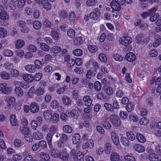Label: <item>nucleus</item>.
<instances>
[{
    "label": "nucleus",
    "instance_id": "f257e3e1",
    "mask_svg": "<svg viewBox=\"0 0 161 161\" xmlns=\"http://www.w3.org/2000/svg\"><path fill=\"white\" fill-rule=\"evenodd\" d=\"M102 81L104 85L103 89L104 90L106 94L108 96L113 94L114 93L113 89L110 86V84L107 81V80L104 79Z\"/></svg>",
    "mask_w": 161,
    "mask_h": 161
},
{
    "label": "nucleus",
    "instance_id": "f03ea898",
    "mask_svg": "<svg viewBox=\"0 0 161 161\" xmlns=\"http://www.w3.org/2000/svg\"><path fill=\"white\" fill-rule=\"evenodd\" d=\"M120 1L121 0H118V1H113L111 2L110 6L112 9V12L113 13H114V11H119L121 9V5H123L124 3L122 2L120 3Z\"/></svg>",
    "mask_w": 161,
    "mask_h": 161
},
{
    "label": "nucleus",
    "instance_id": "7ed1b4c3",
    "mask_svg": "<svg viewBox=\"0 0 161 161\" xmlns=\"http://www.w3.org/2000/svg\"><path fill=\"white\" fill-rule=\"evenodd\" d=\"M119 42V44L122 45L127 46L131 43L132 39L129 36H125L120 37Z\"/></svg>",
    "mask_w": 161,
    "mask_h": 161
},
{
    "label": "nucleus",
    "instance_id": "20e7f679",
    "mask_svg": "<svg viewBox=\"0 0 161 161\" xmlns=\"http://www.w3.org/2000/svg\"><path fill=\"white\" fill-rule=\"evenodd\" d=\"M100 10L97 8H95L92 12L90 13L89 17L92 20H97L100 15Z\"/></svg>",
    "mask_w": 161,
    "mask_h": 161
},
{
    "label": "nucleus",
    "instance_id": "39448f33",
    "mask_svg": "<svg viewBox=\"0 0 161 161\" xmlns=\"http://www.w3.org/2000/svg\"><path fill=\"white\" fill-rule=\"evenodd\" d=\"M0 91H2L4 94H8L11 92L12 88L8 86L6 83H1L0 84Z\"/></svg>",
    "mask_w": 161,
    "mask_h": 161
},
{
    "label": "nucleus",
    "instance_id": "423d86ee",
    "mask_svg": "<svg viewBox=\"0 0 161 161\" xmlns=\"http://www.w3.org/2000/svg\"><path fill=\"white\" fill-rule=\"evenodd\" d=\"M80 154H81V152L78 151L77 152L75 148L72 149L70 152L69 161H74L76 159V157L78 156V155H80Z\"/></svg>",
    "mask_w": 161,
    "mask_h": 161
},
{
    "label": "nucleus",
    "instance_id": "0eeeda50",
    "mask_svg": "<svg viewBox=\"0 0 161 161\" xmlns=\"http://www.w3.org/2000/svg\"><path fill=\"white\" fill-rule=\"evenodd\" d=\"M30 111L32 113H37L39 110V106L36 102H32L30 105Z\"/></svg>",
    "mask_w": 161,
    "mask_h": 161
},
{
    "label": "nucleus",
    "instance_id": "6e6552de",
    "mask_svg": "<svg viewBox=\"0 0 161 161\" xmlns=\"http://www.w3.org/2000/svg\"><path fill=\"white\" fill-rule=\"evenodd\" d=\"M62 102L65 106H70L72 104V100L67 95H64L62 98Z\"/></svg>",
    "mask_w": 161,
    "mask_h": 161
},
{
    "label": "nucleus",
    "instance_id": "1a4fd4ad",
    "mask_svg": "<svg viewBox=\"0 0 161 161\" xmlns=\"http://www.w3.org/2000/svg\"><path fill=\"white\" fill-rule=\"evenodd\" d=\"M69 154L68 153L66 148L63 149L62 153H61L60 160L63 161H69Z\"/></svg>",
    "mask_w": 161,
    "mask_h": 161
},
{
    "label": "nucleus",
    "instance_id": "9d476101",
    "mask_svg": "<svg viewBox=\"0 0 161 161\" xmlns=\"http://www.w3.org/2000/svg\"><path fill=\"white\" fill-rule=\"evenodd\" d=\"M111 138L114 143L116 146H118L119 143V136L114 131H112L110 133Z\"/></svg>",
    "mask_w": 161,
    "mask_h": 161
},
{
    "label": "nucleus",
    "instance_id": "9b49d317",
    "mask_svg": "<svg viewBox=\"0 0 161 161\" xmlns=\"http://www.w3.org/2000/svg\"><path fill=\"white\" fill-rule=\"evenodd\" d=\"M5 100L7 103L8 106V107H11L13 106L15 104V98L10 96H6Z\"/></svg>",
    "mask_w": 161,
    "mask_h": 161
},
{
    "label": "nucleus",
    "instance_id": "f8f14e48",
    "mask_svg": "<svg viewBox=\"0 0 161 161\" xmlns=\"http://www.w3.org/2000/svg\"><path fill=\"white\" fill-rule=\"evenodd\" d=\"M59 31L57 29L53 28L51 32V35L54 40H58L59 38Z\"/></svg>",
    "mask_w": 161,
    "mask_h": 161
},
{
    "label": "nucleus",
    "instance_id": "ddd939ff",
    "mask_svg": "<svg viewBox=\"0 0 161 161\" xmlns=\"http://www.w3.org/2000/svg\"><path fill=\"white\" fill-rule=\"evenodd\" d=\"M94 146L93 142L92 140L89 139L86 141L83 144L82 148L83 149H86L88 148H91Z\"/></svg>",
    "mask_w": 161,
    "mask_h": 161
},
{
    "label": "nucleus",
    "instance_id": "4468645a",
    "mask_svg": "<svg viewBox=\"0 0 161 161\" xmlns=\"http://www.w3.org/2000/svg\"><path fill=\"white\" fill-rule=\"evenodd\" d=\"M125 58L127 61L131 62L135 60L136 57L133 53L129 52L126 54Z\"/></svg>",
    "mask_w": 161,
    "mask_h": 161
},
{
    "label": "nucleus",
    "instance_id": "2eb2a0df",
    "mask_svg": "<svg viewBox=\"0 0 161 161\" xmlns=\"http://www.w3.org/2000/svg\"><path fill=\"white\" fill-rule=\"evenodd\" d=\"M133 148L136 151L139 153L143 152L145 150L144 147L139 144H135L133 146Z\"/></svg>",
    "mask_w": 161,
    "mask_h": 161
},
{
    "label": "nucleus",
    "instance_id": "dca6fc26",
    "mask_svg": "<svg viewBox=\"0 0 161 161\" xmlns=\"http://www.w3.org/2000/svg\"><path fill=\"white\" fill-rule=\"evenodd\" d=\"M121 144L126 147H129L130 145V142L129 140L126 137L122 136L120 139Z\"/></svg>",
    "mask_w": 161,
    "mask_h": 161
},
{
    "label": "nucleus",
    "instance_id": "f3484780",
    "mask_svg": "<svg viewBox=\"0 0 161 161\" xmlns=\"http://www.w3.org/2000/svg\"><path fill=\"white\" fill-rule=\"evenodd\" d=\"M53 135L50 133L47 134L46 137V140L49 149H53V145L52 144V140Z\"/></svg>",
    "mask_w": 161,
    "mask_h": 161
},
{
    "label": "nucleus",
    "instance_id": "a211bd4d",
    "mask_svg": "<svg viewBox=\"0 0 161 161\" xmlns=\"http://www.w3.org/2000/svg\"><path fill=\"white\" fill-rule=\"evenodd\" d=\"M136 137L139 142L144 143L146 141V139L144 136L140 133H137L136 136Z\"/></svg>",
    "mask_w": 161,
    "mask_h": 161
},
{
    "label": "nucleus",
    "instance_id": "6ab92c4d",
    "mask_svg": "<svg viewBox=\"0 0 161 161\" xmlns=\"http://www.w3.org/2000/svg\"><path fill=\"white\" fill-rule=\"evenodd\" d=\"M25 69L30 73H34L36 71V69L35 65L33 64L27 65L25 67Z\"/></svg>",
    "mask_w": 161,
    "mask_h": 161
},
{
    "label": "nucleus",
    "instance_id": "aec40b11",
    "mask_svg": "<svg viewBox=\"0 0 161 161\" xmlns=\"http://www.w3.org/2000/svg\"><path fill=\"white\" fill-rule=\"evenodd\" d=\"M50 150L51 151V156L54 158H59L60 159L61 153L59 152L58 151H57L56 150L54 152H53L54 149L53 147V149H50Z\"/></svg>",
    "mask_w": 161,
    "mask_h": 161
},
{
    "label": "nucleus",
    "instance_id": "412c9836",
    "mask_svg": "<svg viewBox=\"0 0 161 161\" xmlns=\"http://www.w3.org/2000/svg\"><path fill=\"white\" fill-rule=\"evenodd\" d=\"M83 101L85 103V105L86 106H91L92 101L90 96H85L83 98Z\"/></svg>",
    "mask_w": 161,
    "mask_h": 161
},
{
    "label": "nucleus",
    "instance_id": "4be33fe9",
    "mask_svg": "<svg viewBox=\"0 0 161 161\" xmlns=\"http://www.w3.org/2000/svg\"><path fill=\"white\" fill-rule=\"evenodd\" d=\"M40 158L44 161H50V157L48 153L41 152L40 155Z\"/></svg>",
    "mask_w": 161,
    "mask_h": 161
},
{
    "label": "nucleus",
    "instance_id": "5701e85b",
    "mask_svg": "<svg viewBox=\"0 0 161 161\" xmlns=\"http://www.w3.org/2000/svg\"><path fill=\"white\" fill-rule=\"evenodd\" d=\"M80 135L78 133L74 134L72 137V140L73 144H77L80 141Z\"/></svg>",
    "mask_w": 161,
    "mask_h": 161
},
{
    "label": "nucleus",
    "instance_id": "b1692460",
    "mask_svg": "<svg viewBox=\"0 0 161 161\" xmlns=\"http://www.w3.org/2000/svg\"><path fill=\"white\" fill-rule=\"evenodd\" d=\"M41 4L43 7L46 10H48L51 9V4L48 0H43Z\"/></svg>",
    "mask_w": 161,
    "mask_h": 161
},
{
    "label": "nucleus",
    "instance_id": "393cba45",
    "mask_svg": "<svg viewBox=\"0 0 161 161\" xmlns=\"http://www.w3.org/2000/svg\"><path fill=\"white\" fill-rule=\"evenodd\" d=\"M23 79L28 82H31L34 80L33 76L30 74H25L23 76Z\"/></svg>",
    "mask_w": 161,
    "mask_h": 161
},
{
    "label": "nucleus",
    "instance_id": "a878e982",
    "mask_svg": "<svg viewBox=\"0 0 161 161\" xmlns=\"http://www.w3.org/2000/svg\"><path fill=\"white\" fill-rule=\"evenodd\" d=\"M111 161H119V155L116 152H112L110 156Z\"/></svg>",
    "mask_w": 161,
    "mask_h": 161
},
{
    "label": "nucleus",
    "instance_id": "bb28decb",
    "mask_svg": "<svg viewBox=\"0 0 161 161\" xmlns=\"http://www.w3.org/2000/svg\"><path fill=\"white\" fill-rule=\"evenodd\" d=\"M84 40L82 36H78L75 39L74 44L76 46H80L83 42Z\"/></svg>",
    "mask_w": 161,
    "mask_h": 161
},
{
    "label": "nucleus",
    "instance_id": "cd10ccee",
    "mask_svg": "<svg viewBox=\"0 0 161 161\" xmlns=\"http://www.w3.org/2000/svg\"><path fill=\"white\" fill-rule=\"evenodd\" d=\"M20 131L21 133L24 136H28L30 134V129L26 126H23L20 127Z\"/></svg>",
    "mask_w": 161,
    "mask_h": 161
},
{
    "label": "nucleus",
    "instance_id": "c85d7f7f",
    "mask_svg": "<svg viewBox=\"0 0 161 161\" xmlns=\"http://www.w3.org/2000/svg\"><path fill=\"white\" fill-rule=\"evenodd\" d=\"M62 129L63 131L66 133H71L73 131L72 127L69 125H65L62 127Z\"/></svg>",
    "mask_w": 161,
    "mask_h": 161
},
{
    "label": "nucleus",
    "instance_id": "c756f323",
    "mask_svg": "<svg viewBox=\"0 0 161 161\" xmlns=\"http://www.w3.org/2000/svg\"><path fill=\"white\" fill-rule=\"evenodd\" d=\"M144 34L142 33H140L136 36L135 37V41L137 44L142 43V38H144Z\"/></svg>",
    "mask_w": 161,
    "mask_h": 161
},
{
    "label": "nucleus",
    "instance_id": "7c9ffc66",
    "mask_svg": "<svg viewBox=\"0 0 161 161\" xmlns=\"http://www.w3.org/2000/svg\"><path fill=\"white\" fill-rule=\"evenodd\" d=\"M34 138L36 140H40L43 138L42 134L39 131L34 132L33 134Z\"/></svg>",
    "mask_w": 161,
    "mask_h": 161
},
{
    "label": "nucleus",
    "instance_id": "2f4dec72",
    "mask_svg": "<svg viewBox=\"0 0 161 161\" xmlns=\"http://www.w3.org/2000/svg\"><path fill=\"white\" fill-rule=\"evenodd\" d=\"M100 124L106 130L110 129L112 127L111 124L107 121H101Z\"/></svg>",
    "mask_w": 161,
    "mask_h": 161
},
{
    "label": "nucleus",
    "instance_id": "473e14b6",
    "mask_svg": "<svg viewBox=\"0 0 161 161\" xmlns=\"http://www.w3.org/2000/svg\"><path fill=\"white\" fill-rule=\"evenodd\" d=\"M127 138L130 141H133L135 139L136 136L133 132L131 131H128L126 132Z\"/></svg>",
    "mask_w": 161,
    "mask_h": 161
},
{
    "label": "nucleus",
    "instance_id": "72a5a7b5",
    "mask_svg": "<svg viewBox=\"0 0 161 161\" xmlns=\"http://www.w3.org/2000/svg\"><path fill=\"white\" fill-rule=\"evenodd\" d=\"M89 51L92 53H95L98 51V47L95 45H89L87 46Z\"/></svg>",
    "mask_w": 161,
    "mask_h": 161
},
{
    "label": "nucleus",
    "instance_id": "f704fd0d",
    "mask_svg": "<svg viewBox=\"0 0 161 161\" xmlns=\"http://www.w3.org/2000/svg\"><path fill=\"white\" fill-rule=\"evenodd\" d=\"M59 17L62 19H64L68 17V13L66 10H62L59 13Z\"/></svg>",
    "mask_w": 161,
    "mask_h": 161
},
{
    "label": "nucleus",
    "instance_id": "c9c22d12",
    "mask_svg": "<svg viewBox=\"0 0 161 161\" xmlns=\"http://www.w3.org/2000/svg\"><path fill=\"white\" fill-rule=\"evenodd\" d=\"M45 92V90L42 87H39L35 90L34 93L37 96H40L42 95Z\"/></svg>",
    "mask_w": 161,
    "mask_h": 161
},
{
    "label": "nucleus",
    "instance_id": "e433bc0d",
    "mask_svg": "<svg viewBox=\"0 0 161 161\" xmlns=\"http://www.w3.org/2000/svg\"><path fill=\"white\" fill-rule=\"evenodd\" d=\"M0 77L3 80H8L10 78V75L9 73L4 71L0 72Z\"/></svg>",
    "mask_w": 161,
    "mask_h": 161
},
{
    "label": "nucleus",
    "instance_id": "4c0bfd02",
    "mask_svg": "<svg viewBox=\"0 0 161 161\" xmlns=\"http://www.w3.org/2000/svg\"><path fill=\"white\" fill-rule=\"evenodd\" d=\"M14 92L17 96L21 97L24 94L23 92L20 87H16L14 89Z\"/></svg>",
    "mask_w": 161,
    "mask_h": 161
},
{
    "label": "nucleus",
    "instance_id": "58836bf2",
    "mask_svg": "<svg viewBox=\"0 0 161 161\" xmlns=\"http://www.w3.org/2000/svg\"><path fill=\"white\" fill-rule=\"evenodd\" d=\"M44 117L45 120H51L52 117V112L49 110L45 111L43 113Z\"/></svg>",
    "mask_w": 161,
    "mask_h": 161
},
{
    "label": "nucleus",
    "instance_id": "ea45409f",
    "mask_svg": "<svg viewBox=\"0 0 161 161\" xmlns=\"http://www.w3.org/2000/svg\"><path fill=\"white\" fill-rule=\"evenodd\" d=\"M0 18L3 20H8L9 19V15L4 11H2L0 13Z\"/></svg>",
    "mask_w": 161,
    "mask_h": 161
},
{
    "label": "nucleus",
    "instance_id": "a19ab883",
    "mask_svg": "<svg viewBox=\"0 0 161 161\" xmlns=\"http://www.w3.org/2000/svg\"><path fill=\"white\" fill-rule=\"evenodd\" d=\"M25 45L24 41L21 39L17 40L16 43L15 47L17 48H20L23 47Z\"/></svg>",
    "mask_w": 161,
    "mask_h": 161
},
{
    "label": "nucleus",
    "instance_id": "79ce46f5",
    "mask_svg": "<svg viewBox=\"0 0 161 161\" xmlns=\"http://www.w3.org/2000/svg\"><path fill=\"white\" fill-rule=\"evenodd\" d=\"M69 114L71 117L76 119L78 118L79 115V114H78V111L75 109H72L69 112Z\"/></svg>",
    "mask_w": 161,
    "mask_h": 161
},
{
    "label": "nucleus",
    "instance_id": "37998d69",
    "mask_svg": "<svg viewBox=\"0 0 161 161\" xmlns=\"http://www.w3.org/2000/svg\"><path fill=\"white\" fill-rule=\"evenodd\" d=\"M111 150V145L109 142H106L105 145L104 151L106 154H109Z\"/></svg>",
    "mask_w": 161,
    "mask_h": 161
},
{
    "label": "nucleus",
    "instance_id": "c03bdc74",
    "mask_svg": "<svg viewBox=\"0 0 161 161\" xmlns=\"http://www.w3.org/2000/svg\"><path fill=\"white\" fill-rule=\"evenodd\" d=\"M59 120V115L56 113L53 114L52 116L51 120L54 123H57Z\"/></svg>",
    "mask_w": 161,
    "mask_h": 161
},
{
    "label": "nucleus",
    "instance_id": "a18cd8bd",
    "mask_svg": "<svg viewBox=\"0 0 161 161\" xmlns=\"http://www.w3.org/2000/svg\"><path fill=\"white\" fill-rule=\"evenodd\" d=\"M97 72H94L93 70V71H92L91 69L88 70L87 71V72L86 74V77L87 78L90 79H91L92 76H95V75L97 74Z\"/></svg>",
    "mask_w": 161,
    "mask_h": 161
},
{
    "label": "nucleus",
    "instance_id": "49530a36",
    "mask_svg": "<svg viewBox=\"0 0 161 161\" xmlns=\"http://www.w3.org/2000/svg\"><path fill=\"white\" fill-rule=\"evenodd\" d=\"M62 50L61 48L58 46H54L50 48V51L54 53H58Z\"/></svg>",
    "mask_w": 161,
    "mask_h": 161
},
{
    "label": "nucleus",
    "instance_id": "de8ad7c7",
    "mask_svg": "<svg viewBox=\"0 0 161 161\" xmlns=\"http://www.w3.org/2000/svg\"><path fill=\"white\" fill-rule=\"evenodd\" d=\"M67 35L70 38H73L75 36V31L73 29L71 28L68 31Z\"/></svg>",
    "mask_w": 161,
    "mask_h": 161
},
{
    "label": "nucleus",
    "instance_id": "09e8293b",
    "mask_svg": "<svg viewBox=\"0 0 161 161\" xmlns=\"http://www.w3.org/2000/svg\"><path fill=\"white\" fill-rule=\"evenodd\" d=\"M3 54L5 56L10 57L13 55V52L8 49H4L3 51Z\"/></svg>",
    "mask_w": 161,
    "mask_h": 161
},
{
    "label": "nucleus",
    "instance_id": "8fccbe9b",
    "mask_svg": "<svg viewBox=\"0 0 161 161\" xmlns=\"http://www.w3.org/2000/svg\"><path fill=\"white\" fill-rule=\"evenodd\" d=\"M148 158L150 161H159L158 157L155 154L152 153L148 156Z\"/></svg>",
    "mask_w": 161,
    "mask_h": 161
},
{
    "label": "nucleus",
    "instance_id": "3c124183",
    "mask_svg": "<svg viewBox=\"0 0 161 161\" xmlns=\"http://www.w3.org/2000/svg\"><path fill=\"white\" fill-rule=\"evenodd\" d=\"M104 107L107 111L108 112H112L113 108L112 107V104L108 103H105L104 104Z\"/></svg>",
    "mask_w": 161,
    "mask_h": 161
},
{
    "label": "nucleus",
    "instance_id": "603ef678",
    "mask_svg": "<svg viewBox=\"0 0 161 161\" xmlns=\"http://www.w3.org/2000/svg\"><path fill=\"white\" fill-rule=\"evenodd\" d=\"M7 31L6 29L3 27H0V38H3L6 36Z\"/></svg>",
    "mask_w": 161,
    "mask_h": 161
},
{
    "label": "nucleus",
    "instance_id": "864d4df0",
    "mask_svg": "<svg viewBox=\"0 0 161 161\" xmlns=\"http://www.w3.org/2000/svg\"><path fill=\"white\" fill-rule=\"evenodd\" d=\"M23 145L21 141L18 139L16 138L14 141V145L16 147H20Z\"/></svg>",
    "mask_w": 161,
    "mask_h": 161
},
{
    "label": "nucleus",
    "instance_id": "5fc2aeb1",
    "mask_svg": "<svg viewBox=\"0 0 161 161\" xmlns=\"http://www.w3.org/2000/svg\"><path fill=\"white\" fill-rule=\"evenodd\" d=\"M97 131L100 134L104 135L105 133V131L103 128L100 125H97L96 126Z\"/></svg>",
    "mask_w": 161,
    "mask_h": 161
},
{
    "label": "nucleus",
    "instance_id": "6e6d98bb",
    "mask_svg": "<svg viewBox=\"0 0 161 161\" xmlns=\"http://www.w3.org/2000/svg\"><path fill=\"white\" fill-rule=\"evenodd\" d=\"M120 117L122 119L126 120L128 118V114L126 111L121 110L119 114Z\"/></svg>",
    "mask_w": 161,
    "mask_h": 161
},
{
    "label": "nucleus",
    "instance_id": "4d7b16f0",
    "mask_svg": "<svg viewBox=\"0 0 161 161\" xmlns=\"http://www.w3.org/2000/svg\"><path fill=\"white\" fill-rule=\"evenodd\" d=\"M125 108L128 112H131L134 108V105L132 102H129L125 107Z\"/></svg>",
    "mask_w": 161,
    "mask_h": 161
},
{
    "label": "nucleus",
    "instance_id": "13d9d810",
    "mask_svg": "<svg viewBox=\"0 0 161 161\" xmlns=\"http://www.w3.org/2000/svg\"><path fill=\"white\" fill-rule=\"evenodd\" d=\"M129 118L130 120H132L134 122H137L138 121V117L136 115L134 114L133 113H130Z\"/></svg>",
    "mask_w": 161,
    "mask_h": 161
},
{
    "label": "nucleus",
    "instance_id": "bf43d9fd",
    "mask_svg": "<svg viewBox=\"0 0 161 161\" xmlns=\"http://www.w3.org/2000/svg\"><path fill=\"white\" fill-rule=\"evenodd\" d=\"M10 72L12 76L14 77H18L19 75V71L14 68H13L10 70Z\"/></svg>",
    "mask_w": 161,
    "mask_h": 161
},
{
    "label": "nucleus",
    "instance_id": "052dcab7",
    "mask_svg": "<svg viewBox=\"0 0 161 161\" xmlns=\"http://www.w3.org/2000/svg\"><path fill=\"white\" fill-rule=\"evenodd\" d=\"M35 67L36 69H41L42 65V63L38 60H36L34 62Z\"/></svg>",
    "mask_w": 161,
    "mask_h": 161
},
{
    "label": "nucleus",
    "instance_id": "680f3d73",
    "mask_svg": "<svg viewBox=\"0 0 161 161\" xmlns=\"http://www.w3.org/2000/svg\"><path fill=\"white\" fill-rule=\"evenodd\" d=\"M33 27L36 30L39 29L42 26V24L38 21H35L33 22Z\"/></svg>",
    "mask_w": 161,
    "mask_h": 161
},
{
    "label": "nucleus",
    "instance_id": "e2e57ef3",
    "mask_svg": "<svg viewBox=\"0 0 161 161\" xmlns=\"http://www.w3.org/2000/svg\"><path fill=\"white\" fill-rule=\"evenodd\" d=\"M94 88L96 91H100L102 88L100 82L98 81H95L94 83Z\"/></svg>",
    "mask_w": 161,
    "mask_h": 161
},
{
    "label": "nucleus",
    "instance_id": "0e129e2a",
    "mask_svg": "<svg viewBox=\"0 0 161 161\" xmlns=\"http://www.w3.org/2000/svg\"><path fill=\"white\" fill-rule=\"evenodd\" d=\"M3 67H4L6 69L10 71L14 68L13 64L10 62L5 63L4 64Z\"/></svg>",
    "mask_w": 161,
    "mask_h": 161
},
{
    "label": "nucleus",
    "instance_id": "69168bd1",
    "mask_svg": "<svg viewBox=\"0 0 161 161\" xmlns=\"http://www.w3.org/2000/svg\"><path fill=\"white\" fill-rule=\"evenodd\" d=\"M73 53L76 56H80L82 55L83 52L81 49L77 48L73 51Z\"/></svg>",
    "mask_w": 161,
    "mask_h": 161
},
{
    "label": "nucleus",
    "instance_id": "338daca9",
    "mask_svg": "<svg viewBox=\"0 0 161 161\" xmlns=\"http://www.w3.org/2000/svg\"><path fill=\"white\" fill-rule=\"evenodd\" d=\"M112 107L113 108V111H114V109H118L119 108V105L118 102V101L116 99L113 100Z\"/></svg>",
    "mask_w": 161,
    "mask_h": 161
},
{
    "label": "nucleus",
    "instance_id": "774afa93",
    "mask_svg": "<svg viewBox=\"0 0 161 161\" xmlns=\"http://www.w3.org/2000/svg\"><path fill=\"white\" fill-rule=\"evenodd\" d=\"M42 74L40 73H38L36 74L34 76H33L34 80L36 81H39L41 80L42 77Z\"/></svg>",
    "mask_w": 161,
    "mask_h": 161
}]
</instances>
